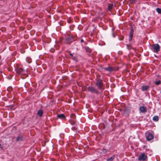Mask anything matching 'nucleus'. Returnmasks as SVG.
<instances>
[{
	"label": "nucleus",
	"mask_w": 161,
	"mask_h": 161,
	"mask_svg": "<svg viewBox=\"0 0 161 161\" xmlns=\"http://www.w3.org/2000/svg\"><path fill=\"white\" fill-rule=\"evenodd\" d=\"M160 47L159 45L155 44L153 45L152 50L155 53H158L160 51Z\"/></svg>",
	"instance_id": "nucleus-1"
},
{
	"label": "nucleus",
	"mask_w": 161,
	"mask_h": 161,
	"mask_svg": "<svg viewBox=\"0 0 161 161\" xmlns=\"http://www.w3.org/2000/svg\"><path fill=\"white\" fill-rule=\"evenodd\" d=\"M147 158V156L144 153L141 154L139 157L138 159L140 161H143L145 160Z\"/></svg>",
	"instance_id": "nucleus-2"
},
{
	"label": "nucleus",
	"mask_w": 161,
	"mask_h": 161,
	"mask_svg": "<svg viewBox=\"0 0 161 161\" xmlns=\"http://www.w3.org/2000/svg\"><path fill=\"white\" fill-rule=\"evenodd\" d=\"M102 69L103 70L107 71L109 72H111L114 70V69L113 67L109 66L107 67H103Z\"/></svg>",
	"instance_id": "nucleus-3"
},
{
	"label": "nucleus",
	"mask_w": 161,
	"mask_h": 161,
	"mask_svg": "<svg viewBox=\"0 0 161 161\" xmlns=\"http://www.w3.org/2000/svg\"><path fill=\"white\" fill-rule=\"evenodd\" d=\"M16 71L18 73L21 75L25 74V71L21 68H18L16 69Z\"/></svg>",
	"instance_id": "nucleus-4"
},
{
	"label": "nucleus",
	"mask_w": 161,
	"mask_h": 161,
	"mask_svg": "<svg viewBox=\"0 0 161 161\" xmlns=\"http://www.w3.org/2000/svg\"><path fill=\"white\" fill-rule=\"evenodd\" d=\"M147 139L148 141H150L153 139V135L149 133H147L146 134Z\"/></svg>",
	"instance_id": "nucleus-5"
},
{
	"label": "nucleus",
	"mask_w": 161,
	"mask_h": 161,
	"mask_svg": "<svg viewBox=\"0 0 161 161\" xmlns=\"http://www.w3.org/2000/svg\"><path fill=\"white\" fill-rule=\"evenodd\" d=\"M88 90L92 93H97V91L96 90L92 87H88Z\"/></svg>",
	"instance_id": "nucleus-6"
},
{
	"label": "nucleus",
	"mask_w": 161,
	"mask_h": 161,
	"mask_svg": "<svg viewBox=\"0 0 161 161\" xmlns=\"http://www.w3.org/2000/svg\"><path fill=\"white\" fill-rule=\"evenodd\" d=\"M96 84L99 89H101L102 86V80H99L97 81Z\"/></svg>",
	"instance_id": "nucleus-7"
},
{
	"label": "nucleus",
	"mask_w": 161,
	"mask_h": 161,
	"mask_svg": "<svg viewBox=\"0 0 161 161\" xmlns=\"http://www.w3.org/2000/svg\"><path fill=\"white\" fill-rule=\"evenodd\" d=\"M140 110L142 113H145L147 111V108L143 106H141L140 108Z\"/></svg>",
	"instance_id": "nucleus-8"
},
{
	"label": "nucleus",
	"mask_w": 161,
	"mask_h": 161,
	"mask_svg": "<svg viewBox=\"0 0 161 161\" xmlns=\"http://www.w3.org/2000/svg\"><path fill=\"white\" fill-rule=\"evenodd\" d=\"M133 30L132 28H131L130 29V39L131 40V39L132 38V37L133 36Z\"/></svg>",
	"instance_id": "nucleus-9"
},
{
	"label": "nucleus",
	"mask_w": 161,
	"mask_h": 161,
	"mask_svg": "<svg viewBox=\"0 0 161 161\" xmlns=\"http://www.w3.org/2000/svg\"><path fill=\"white\" fill-rule=\"evenodd\" d=\"M57 117L59 118H60L62 119H65V116L64 115V114H58L57 115Z\"/></svg>",
	"instance_id": "nucleus-10"
},
{
	"label": "nucleus",
	"mask_w": 161,
	"mask_h": 161,
	"mask_svg": "<svg viewBox=\"0 0 161 161\" xmlns=\"http://www.w3.org/2000/svg\"><path fill=\"white\" fill-rule=\"evenodd\" d=\"M73 37L70 36V35H68V36L66 38V40H71L73 39Z\"/></svg>",
	"instance_id": "nucleus-11"
},
{
	"label": "nucleus",
	"mask_w": 161,
	"mask_h": 161,
	"mask_svg": "<svg viewBox=\"0 0 161 161\" xmlns=\"http://www.w3.org/2000/svg\"><path fill=\"white\" fill-rule=\"evenodd\" d=\"M43 113V111L41 110H40L37 113V114L39 115L40 116H42V115Z\"/></svg>",
	"instance_id": "nucleus-12"
},
{
	"label": "nucleus",
	"mask_w": 161,
	"mask_h": 161,
	"mask_svg": "<svg viewBox=\"0 0 161 161\" xmlns=\"http://www.w3.org/2000/svg\"><path fill=\"white\" fill-rule=\"evenodd\" d=\"M113 4H109L108 5V9L110 10L111 8H113Z\"/></svg>",
	"instance_id": "nucleus-13"
},
{
	"label": "nucleus",
	"mask_w": 161,
	"mask_h": 161,
	"mask_svg": "<svg viewBox=\"0 0 161 161\" xmlns=\"http://www.w3.org/2000/svg\"><path fill=\"white\" fill-rule=\"evenodd\" d=\"M148 88V87L147 86H145L142 87V90L143 91H145L147 90Z\"/></svg>",
	"instance_id": "nucleus-14"
},
{
	"label": "nucleus",
	"mask_w": 161,
	"mask_h": 161,
	"mask_svg": "<svg viewBox=\"0 0 161 161\" xmlns=\"http://www.w3.org/2000/svg\"><path fill=\"white\" fill-rule=\"evenodd\" d=\"M153 119L154 121H157L158 120V116H155L153 117Z\"/></svg>",
	"instance_id": "nucleus-15"
},
{
	"label": "nucleus",
	"mask_w": 161,
	"mask_h": 161,
	"mask_svg": "<svg viewBox=\"0 0 161 161\" xmlns=\"http://www.w3.org/2000/svg\"><path fill=\"white\" fill-rule=\"evenodd\" d=\"M22 137L21 136H18L16 139L17 141H19L22 140Z\"/></svg>",
	"instance_id": "nucleus-16"
},
{
	"label": "nucleus",
	"mask_w": 161,
	"mask_h": 161,
	"mask_svg": "<svg viewBox=\"0 0 161 161\" xmlns=\"http://www.w3.org/2000/svg\"><path fill=\"white\" fill-rule=\"evenodd\" d=\"M114 158V156H113L108 159L107 161H112Z\"/></svg>",
	"instance_id": "nucleus-17"
},
{
	"label": "nucleus",
	"mask_w": 161,
	"mask_h": 161,
	"mask_svg": "<svg viewBox=\"0 0 161 161\" xmlns=\"http://www.w3.org/2000/svg\"><path fill=\"white\" fill-rule=\"evenodd\" d=\"M156 10L158 14H161V9L159 8H157L156 9Z\"/></svg>",
	"instance_id": "nucleus-18"
},
{
	"label": "nucleus",
	"mask_w": 161,
	"mask_h": 161,
	"mask_svg": "<svg viewBox=\"0 0 161 161\" xmlns=\"http://www.w3.org/2000/svg\"><path fill=\"white\" fill-rule=\"evenodd\" d=\"M26 61L29 63H30L31 62V59L29 58H27L26 59Z\"/></svg>",
	"instance_id": "nucleus-19"
},
{
	"label": "nucleus",
	"mask_w": 161,
	"mask_h": 161,
	"mask_svg": "<svg viewBox=\"0 0 161 161\" xmlns=\"http://www.w3.org/2000/svg\"><path fill=\"white\" fill-rule=\"evenodd\" d=\"M85 49L86 50V51L87 52H90V49L88 47H85Z\"/></svg>",
	"instance_id": "nucleus-20"
},
{
	"label": "nucleus",
	"mask_w": 161,
	"mask_h": 161,
	"mask_svg": "<svg viewBox=\"0 0 161 161\" xmlns=\"http://www.w3.org/2000/svg\"><path fill=\"white\" fill-rule=\"evenodd\" d=\"M160 83V80L158 81L155 82V84L157 85H158Z\"/></svg>",
	"instance_id": "nucleus-21"
},
{
	"label": "nucleus",
	"mask_w": 161,
	"mask_h": 161,
	"mask_svg": "<svg viewBox=\"0 0 161 161\" xmlns=\"http://www.w3.org/2000/svg\"><path fill=\"white\" fill-rule=\"evenodd\" d=\"M71 116H72L73 118H75V115L74 114H71Z\"/></svg>",
	"instance_id": "nucleus-22"
},
{
	"label": "nucleus",
	"mask_w": 161,
	"mask_h": 161,
	"mask_svg": "<svg viewBox=\"0 0 161 161\" xmlns=\"http://www.w3.org/2000/svg\"><path fill=\"white\" fill-rule=\"evenodd\" d=\"M70 55L71 56H73V54H72V53H70Z\"/></svg>",
	"instance_id": "nucleus-23"
},
{
	"label": "nucleus",
	"mask_w": 161,
	"mask_h": 161,
	"mask_svg": "<svg viewBox=\"0 0 161 161\" xmlns=\"http://www.w3.org/2000/svg\"><path fill=\"white\" fill-rule=\"evenodd\" d=\"M83 41H81V42H83Z\"/></svg>",
	"instance_id": "nucleus-24"
},
{
	"label": "nucleus",
	"mask_w": 161,
	"mask_h": 161,
	"mask_svg": "<svg viewBox=\"0 0 161 161\" xmlns=\"http://www.w3.org/2000/svg\"><path fill=\"white\" fill-rule=\"evenodd\" d=\"M73 59H75V58H74V57H73Z\"/></svg>",
	"instance_id": "nucleus-25"
},
{
	"label": "nucleus",
	"mask_w": 161,
	"mask_h": 161,
	"mask_svg": "<svg viewBox=\"0 0 161 161\" xmlns=\"http://www.w3.org/2000/svg\"><path fill=\"white\" fill-rule=\"evenodd\" d=\"M112 35H113V36H114V35L113 34H112Z\"/></svg>",
	"instance_id": "nucleus-26"
},
{
	"label": "nucleus",
	"mask_w": 161,
	"mask_h": 161,
	"mask_svg": "<svg viewBox=\"0 0 161 161\" xmlns=\"http://www.w3.org/2000/svg\"><path fill=\"white\" fill-rule=\"evenodd\" d=\"M81 41L83 40V39H81Z\"/></svg>",
	"instance_id": "nucleus-27"
},
{
	"label": "nucleus",
	"mask_w": 161,
	"mask_h": 161,
	"mask_svg": "<svg viewBox=\"0 0 161 161\" xmlns=\"http://www.w3.org/2000/svg\"><path fill=\"white\" fill-rule=\"evenodd\" d=\"M106 151L105 150L104 151V153H105V152Z\"/></svg>",
	"instance_id": "nucleus-28"
}]
</instances>
